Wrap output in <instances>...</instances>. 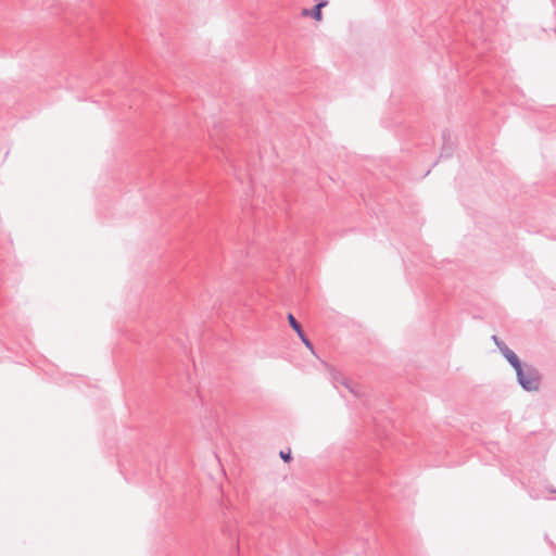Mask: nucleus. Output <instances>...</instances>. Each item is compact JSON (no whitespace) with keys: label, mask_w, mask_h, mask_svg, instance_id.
<instances>
[{"label":"nucleus","mask_w":556,"mask_h":556,"mask_svg":"<svg viewBox=\"0 0 556 556\" xmlns=\"http://www.w3.org/2000/svg\"><path fill=\"white\" fill-rule=\"evenodd\" d=\"M515 371L517 381L525 391L533 392L540 389L541 375L534 366L525 363Z\"/></svg>","instance_id":"nucleus-1"},{"label":"nucleus","mask_w":556,"mask_h":556,"mask_svg":"<svg viewBox=\"0 0 556 556\" xmlns=\"http://www.w3.org/2000/svg\"><path fill=\"white\" fill-rule=\"evenodd\" d=\"M288 321L290 327L296 332L298 337L301 339V341L304 343V345L313 351V344L309 341V339L304 333L302 326L300 323L295 319V317L290 313L288 314Z\"/></svg>","instance_id":"nucleus-2"},{"label":"nucleus","mask_w":556,"mask_h":556,"mask_svg":"<svg viewBox=\"0 0 556 556\" xmlns=\"http://www.w3.org/2000/svg\"><path fill=\"white\" fill-rule=\"evenodd\" d=\"M331 377H332L333 384H334V387L337 389H339V384H342L353 395H355V396H359L361 395L358 390L356 389V387L353 386L351 383V381L349 379H346L345 377H343L340 372L332 371L331 372Z\"/></svg>","instance_id":"nucleus-3"},{"label":"nucleus","mask_w":556,"mask_h":556,"mask_svg":"<svg viewBox=\"0 0 556 556\" xmlns=\"http://www.w3.org/2000/svg\"><path fill=\"white\" fill-rule=\"evenodd\" d=\"M327 5V1L326 0H323L320 2H318L317 4H315L312 10H307V9H304L303 10V15H309L312 16L314 20L316 21H320L321 17H323V14H321V9Z\"/></svg>","instance_id":"nucleus-4"},{"label":"nucleus","mask_w":556,"mask_h":556,"mask_svg":"<svg viewBox=\"0 0 556 556\" xmlns=\"http://www.w3.org/2000/svg\"><path fill=\"white\" fill-rule=\"evenodd\" d=\"M509 365L515 369L517 370L518 368L521 367V365L523 363L520 362L519 357L517 356V354L513 351L506 358H505Z\"/></svg>","instance_id":"nucleus-5"},{"label":"nucleus","mask_w":556,"mask_h":556,"mask_svg":"<svg viewBox=\"0 0 556 556\" xmlns=\"http://www.w3.org/2000/svg\"><path fill=\"white\" fill-rule=\"evenodd\" d=\"M280 457L285 460V462H289L291 459V453L290 451L289 452H283L281 451L280 452Z\"/></svg>","instance_id":"nucleus-6"},{"label":"nucleus","mask_w":556,"mask_h":556,"mask_svg":"<svg viewBox=\"0 0 556 556\" xmlns=\"http://www.w3.org/2000/svg\"><path fill=\"white\" fill-rule=\"evenodd\" d=\"M511 352L513 350H510L508 346L501 351L504 358H506Z\"/></svg>","instance_id":"nucleus-7"},{"label":"nucleus","mask_w":556,"mask_h":556,"mask_svg":"<svg viewBox=\"0 0 556 556\" xmlns=\"http://www.w3.org/2000/svg\"><path fill=\"white\" fill-rule=\"evenodd\" d=\"M511 352L513 350H510L508 346L501 351L504 358H506Z\"/></svg>","instance_id":"nucleus-8"},{"label":"nucleus","mask_w":556,"mask_h":556,"mask_svg":"<svg viewBox=\"0 0 556 556\" xmlns=\"http://www.w3.org/2000/svg\"><path fill=\"white\" fill-rule=\"evenodd\" d=\"M496 346L500 350V352L507 348L504 341H500Z\"/></svg>","instance_id":"nucleus-9"},{"label":"nucleus","mask_w":556,"mask_h":556,"mask_svg":"<svg viewBox=\"0 0 556 556\" xmlns=\"http://www.w3.org/2000/svg\"><path fill=\"white\" fill-rule=\"evenodd\" d=\"M492 340H493V342L495 343V345H497V343H498L500 341H502V340H501L498 337H496V336H492Z\"/></svg>","instance_id":"nucleus-10"}]
</instances>
